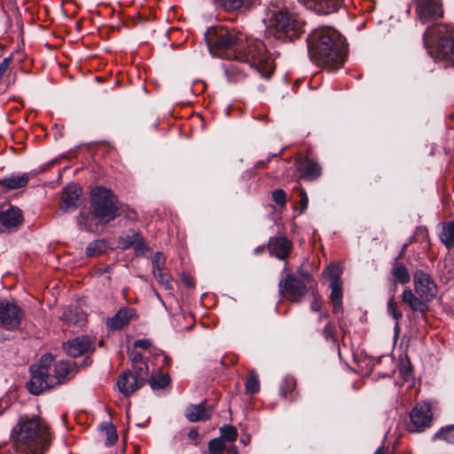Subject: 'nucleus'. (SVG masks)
Listing matches in <instances>:
<instances>
[{"mask_svg":"<svg viewBox=\"0 0 454 454\" xmlns=\"http://www.w3.org/2000/svg\"><path fill=\"white\" fill-rule=\"evenodd\" d=\"M272 13L268 33L283 41L294 40L303 33L304 21L297 15L271 4Z\"/></svg>","mask_w":454,"mask_h":454,"instance_id":"5","label":"nucleus"},{"mask_svg":"<svg viewBox=\"0 0 454 454\" xmlns=\"http://www.w3.org/2000/svg\"><path fill=\"white\" fill-rule=\"evenodd\" d=\"M296 388V380L291 375H286L283 378L279 385V395L291 401L294 399Z\"/></svg>","mask_w":454,"mask_h":454,"instance_id":"29","label":"nucleus"},{"mask_svg":"<svg viewBox=\"0 0 454 454\" xmlns=\"http://www.w3.org/2000/svg\"><path fill=\"white\" fill-rule=\"evenodd\" d=\"M411 369H410V366H405V365H403L401 368H400V373H402L403 375V378L406 379L407 377H409L411 375Z\"/></svg>","mask_w":454,"mask_h":454,"instance_id":"48","label":"nucleus"},{"mask_svg":"<svg viewBox=\"0 0 454 454\" xmlns=\"http://www.w3.org/2000/svg\"><path fill=\"white\" fill-rule=\"evenodd\" d=\"M345 39L331 27L316 29L309 37V51L318 65L338 67L344 61Z\"/></svg>","mask_w":454,"mask_h":454,"instance_id":"3","label":"nucleus"},{"mask_svg":"<svg viewBox=\"0 0 454 454\" xmlns=\"http://www.w3.org/2000/svg\"><path fill=\"white\" fill-rule=\"evenodd\" d=\"M385 453H386V449L383 446H381L377 449V450L375 451L374 454H385Z\"/></svg>","mask_w":454,"mask_h":454,"instance_id":"53","label":"nucleus"},{"mask_svg":"<svg viewBox=\"0 0 454 454\" xmlns=\"http://www.w3.org/2000/svg\"><path fill=\"white\" fill-rule=\"evenodd\" d=\"M445 27L442 26L427 28L424 33V43L428 47L434 37H439L436 48V58L443 61L445 66H454V38L450 35H442Z\"/></svg>","mask_w":454,"mask_h":454,"instance_id":"7","label":"nucleus"},{"mask_svg":"<svg viewBox=\"0 0 454 454\" xmlns=\"http://www.w3.org/2000/svg\"><path fill=\"white\" fill-rule=\"evenodd\" d=\"M387 312L395 320H399L403 317L402 312L397 309V303L394 300V295L387 301Z\"/></svg>","mask_w":454,"mask_h":454,"instance_id":"43","label":"nucleus"},{"mask_svg":"<svg viewBox=\"0 0 454 454\" xmlns=\"http://www.w3.org/2000/svg\"><path fill=\"white\" fill-rule=\"evenodd\" d=\"M291 247V242L285 237H275L269 242L270 253L280 260H284L288 255Z\"/></svg>","mask_w":454,"mask_h":454,"instance_id":"24","label":"nucleus"},{"mask_svg":"<svg viewBox=\"0 0 454 454\" xmlns=\"http://www.w3.org/2000/svg\"><path fill=\"white\" fill-rule=\"evenodd\" d=\"M71 314H72L71 310L65 311L64 314H63L64 319L67 320V321H71V317H70Z\"/></svg>","mask_w":454,"mask_h":454,"instance_id":"51","label":"nucleus"},{"mask_svg":"<svg viewBox=\"0 0 454 454\" xmlns=\"http://www.w3.org/2000/svg\"><path fill=\"white\" fill-rule=\"evenodd\" d=\"M229 454H239L238 448L236 446H231L228 450Z\"/></svg>","mask_w":454,"mask_h":454,"instance_id":"49","label":"nucleus"},{"mask_svg":"<svg viewBox=\"0 0 454 454\" xmlns=\"http://www.w3.org/2000/svg\"><path fill=\"white\" fill-rule=\"evenodd\" d=\"M334 333H335V328L334 326L331 324V323H328L325 328H324V335L326 339H332L334 337Z\"/></svg>","mask_w":454,"mask_h":454,"instance_id":"47","label":"nucleus"},{"mask_svg":"<svg viewBox=\"0 0 454 454\" xmlns=\"http://www.w3.org/2000/svg\"><path fill=\"white\" fill-rule=\"evenodd\" d=\"M152 262L154 278L166 289H170L172 278L168 271L165 269V256L160 252H157L154 254Z\"/></svg>","mask_w":454,"mask_h":454,"instance_id":"15","label":"nucleus"},{"mask_svg":"<svg viewBox=\"0 0 454 454\" xmlns=\"http://www.w3.org/2000/svg\"><path fill=\"white\" fill-rule=\"evenodd\" d=\"M226 11H236L244 4L250 5L255 4L257 0H216Z\"/></svg>","mask_w":454,"mask_h":454,"instance_id":"34","label":"nucleus"},{"mask_svg":"<svg viewBox=\"0 0 454 454\" xmlns=\"http://www.w3.org/2000/svg\"><path fill=\"white\" fill-rule=\"evenodd\" d=\"M30 176L27 173L12 174L0 179V186L6 192L26 187L29 182Z\"/></svg>","mask_w":454,"mask_h":454,"instance_id":"23","label":"nucleus"},{"mask_svg":"<svg viewBox=\"0 0 454 454\" xmlns=\"http://www.w3.org/2000/svg\"><path fill=\"white\" fill-rule=\"evenodd\" d=\"M93 215L100 222L109 223L116 217L117 207L110 190L103 187L95 189L91 193Z\"/></svg>","mask_w":454,"mask_h":454,"instance_id":"8","label":"nucleus"},{"mask_svg":"<svg viewBox=\"0 0 454 454\" xmlns=\"http://www.w3.org/2000/svg\"><path fill=\"white\" fill-rule=\"evenodd\" d=\"M414 290L425 301H432L437 294V286L429 274L419 270L413 276Z\"/></svg>","mask_w":454,"mask_h":454,"instance_id":"11","label":"nucleus"},{"mask_svg":"<svg viewBox=\"0 0 454 454\" xmlns=\"http://www.w3.org/2000/svg\"><path fill=\"white\" fill-rule=\"evenodd\" d=\"M210 53L222 59H231L236 54L245 51L247 36L234 29L223 27H210L205 33Z\"/></svg>","mask_w":454,"mask_h":454,"instance_id":"4","label":"nucleus"},{"mask_svg":"<svg viewBox=\"0 0 454 454\" xmlns=\"http://www.w3.org/2000/svg\"><path fill=\"white\" fill-rule=\"evenodd\" d=\"M104 429H105L106 435V444L110 446V445H113L114 443H115V442L118 439V435H117V432H116V429L114 427V425L106 424L104 427Z\"/></svg>","mask_w":454,"mask_h":454,"instance_id":"40","label":"nucleus"},{"mask_svg":"<svg viewBox=\"0 0 454 454\" xmlns=\"http://www.w3.org/2000/svg\"><path fill=\"white\" fill-rule=\"evenodd\" d=\"M82 190L75 184H68L65 187L61 195V208L68 210L78 207V200L81 196Z\"/></svg>","mask_w":454,"mask_h":454,"instance_id":"20","label":"nucleus"},{"mask_svg":"<svg viewBox=\"0 0 454 454\" xmlns=\"http://www.w3.org/2000/svg\"><path fill=\"white\" fill-rule=\"evenodd\" d=\"M221 436L228 442H234L238 437V432L232 426H224L221 428Z\"/></svg>","mask_w":454,"mask_h":454,"instance_id":"39","label":"nucleus"},{"mask_svg":"<svg viewBox=\"0 0 454 454\" xmlns=\"http://www.w3.org/2000/svg\"><path fill=\"white\" fill-rule=\"evenodd\" d=\"M341 270L339 266L331 264L324 270V275L330 280V284H334L335 281L342 283L340 279Z\"/></svg>","mask_w":454,"mask_h":454,"instance_id":"37","label":"nucleus"},{"mask_svg":"<svg viewBox=\"0 0 454 454\" xmlns=\"http://www.w3.org/2000/svg\"><path fill=\"white\" fill-rule=\"evenodd\" d=\"M312 295H313V300L310 302V309L312 311H318L322 306L321 297L316 293H313Z\"/></svg>","mask_w":454,"mask_h":454,"instance_id":"45","label":"nucleus"},{"mask_svg":"<svg viewBox=\"0 0 454 454\" xmlns=\"http://www.w3.org/2000/svg\"><path fill=\"white\" fill-rule=\"evenodd\" d=\"M341 285L342 283H338L336 281L334 284H330L331 300L333 301L335 310L340 309L342 304Z\"/></svg>","mask_w":454,"mask_h":454,"instance_id":"36","label":"nucleus"},{"mask_svg":"<svg viewBox=\"0 0 454 454\" xmlns=\"http://www.w3.org/2000/svg\"><path fill=\"white\" fill-rule=\"evenodd\" d=\"M231 59L234 61L224 66V71L227 79L234 82L241 81L247 71L253 68L265 78H269L275 68L263 43L258 40L250 41L247 50L236 54Z\"/></svg>","mask_w":454,"mask_h":454,"instance_id":"2","label":"nucleus"},{"mask_svg":"<svg viewBox=\"0 0 454 454\" xmlns=\"http://www.w3.org/2000/svg\"><path fill=\"white\" fill-rule=\"evenodd\" d=\"M23 223V215L17 207H10L5 211H0V233L16 229Z\"/></svg>","mask_w":454,"mask_h":454,"instance_id":"14","label":"nucleus"},{"mask_svg":"<svg viewBox=\"0 0 454 454\" xmlns=\"http://www.w3.org/2000/svg\"><path fill=\"white\" fill-rule=\"evenodd\" d=\"M23 309L14 302L0 301V326L12 331L20 327L24 318Z\"/></svg>","mask_w":454,"mask_h":454,"instance_id":"9","label":"nucleus"},{"mask_svg":"<svg viewBox=\"0 0 454 454\" xmlns=\"http://www.w3.org/2000/svg\"><path fill=\"white\" fill-rule=\"evenodd\" d=\"M107 248V244L104 239H97L90 242L87 247L85 254L88 257L98 256Z\"/></svg>","mask_w":454,"mask_h":454,"instance_id":"32","label":"nucleus"},{"mask_svg":"<svg viewBox=\"0 0 454 454\" xmlns=\"http://www.w3.org/2000/svg\"><path fill=\"white\" fill-rule=\"evenodd\" d=\"M0 454H13V452L10 449L0 447Z\"/></svg>","mask_w":454,"mask_h":454,"instance_id":"50","label":"nucleus"},{"mask_svg":"<svg viewBox=\"0 0 454 454\" xmlns=\"http://www.w3.org/2000/svg\"><path fill=\"white\" fill-rule=\"evenodd\" d=\"M137 348H142V340H136L133 344V348H129V356L133 368L140 372L142 370V355L136 350Z\"/></svg>","mask_w":454,"mask_h":454,"instance_id":"33","label":"nucleus"},{"mask_svg":"<svg viewBox=\"0 0 454 454\" xmlns=\"http://www.w3.org/2000/svg\"><path fill=\"white\" fill-rule=\"evenodd\" d=\"M170 378L168 374L160 373L153 375L148 383L153 390H159L168 385Z\"/></svg>","mask_w":454,"mask_h":454,"instance_id":"35","label":"nucleus"},{"mask_svg":"<svg viewBox=\"0 0 454 454\" xmlns=\"http://www.w3.org/2000/svg\"><path fill=\"white\" fill-rule=\"evenodd\" d=\"M402 301L407 304L413 311L425 312L428 309L424 299L416 296L410 288H405L402 294Z\"/></svg>","mask_w":454,"mask_h":454,"instance_id":"26","label":"nucleus"},{"mask_svg":"<svg viewBox=\"0 0 454 454\" xmlns=\"http://www.w3.org/2000/svg\"><path fill=\"white\" fill-rule=\"evenodd\" d=\"M308 9L322 15L336 12L343 0H299Z\"/></svg>","mask_w":454,"mask_h":454,"instance_id":"18","label":"nucleus"},{"mask_svg":"<svg viewBox=\"0 0 454 454\" xmlns=\"http://www.w3.org/2000/svg\"><path fill=\"white\" fill-rule=\"evenodd\" d=\"M52 362H54V356L47 353L42 356L37 364L30 366L31 379L27 383V388L31 394L37 395L54 387L51 377Z\"/></svg>","mask_w":454,"mask_h":454,"instance_id":"6","label":"nucleus"},{"mask_svg":"<svg viewBox=\"0 0 454 454\" xmlns=\"http://www.w3.org/2000/svg\"><path fill=\"white\" fill-rule=\"evenodd\" d=\"M225 445L221 438H215L208 443V449L211 454H221Z\"/></svg>","mask_w":454,"mask_h":454,"instance_id":"41","label":"nucleus"},{"mask_svg":"<svg viewBox=\"0 0 454 454\" xmlns=\"http://www.w3.org/2000/svg\"><path fill=\"white\" fill-rule=\"evenodd\" d=\"M91 340L87 336H79L63 343L66 353L72 357H78L90 350Z\"/></svg>","mask_w":454,"mask_h":454,"instance_id":"16","label":"nucleus"},{"mask_svg":"<svg viewBox=\"0 0 454 454\" xmlns=\"http://www.w3.org/2000/svg\"><path fill=\"white\" fill-rule=\"evenodd\" d=\"M12 442L17 454H43L51 445V433L41 418L21 417L12 429Z\"/></svg>","mask_w":454,"mask_h":454,"instance_id":"1","label":"nucleus"},{"mask_svg":"<svg viewBox=\"0 0 454 454\" xmlns=\"http://www.w3.org/2000/svg\"><path fill=\"white\" fill-rule=\"evenodd\" d=\"M298 190L300 191V196H301V200H300V203H301V213L304 212L305 209L307 208L308 207V203H309V199H308V196H307V192H305L304 189L302 188H298Z\"/></svg>","mask_w":454,"mask_h":454,"instance_id":"46","label":"nucleus"},{"mask_svg":"<svg viewBox=\"0 0 454 454\" xmlns=\"http://www.w3.org/2000/svg\"><path fill=\"white\" fill-rule=\"evenodd\" d=\"M390 273L394 278L395 282L404 285L409 283L411 280V276L407 268L401 262H395L392 266Z\"/></svg>","mask_w":454,"mask_h":454,"instance_id":"30","label":"nucleus"},{"mask_svg":"<svg viewBox=\"0 0 454 454\" xmlns=\"http://www.w3.org/2000/svg\"><path fill=\"white\" fill-rule=\"evenodd\" d=\"M273 200L281 207H284L286 203V194L284 190L277 189L272 192Z\"/></svg>","mask_w":454,"mask_h":454,"instance_id":"44","label":"nucleus"},{"mask_svg":"<svg viewBox=\"0 0 454 454\" xmlns=\"http://www.w3.org/2000/svg\"><path fill=\"white\" fill-rule=\"evenodd\" d=\"M119 390L125 395L134 393L137 387V377L130 371L124 372L117 380Z\"/></svg>","mask_w":454,"mask_h":454,"instance_id":"25","label":"nucleus"},{"mask_svg":"<svg viewBox=\"0 0 454 454\" xmlns=\"http://www.w3.org/2000/svg\"><path fill=\"white\" fill-rule=\"evenodd\" d=\"M213 412L211 405H207L204 403L200 404H191L186 408L185 417L191 422H197L200 420L208 419Z\"/></svg>","mask_w":454,"mask_h":454,"instance_id":"21","label":"nucleus"},{"mask_svg":"<svg viewBox=\"0 0 454 454\" xmlns=\"http://www.w3.org/2000/svg\"><path fill=\"white\" fill-rule=\"evenodd\" d=\"M144 357L145 356V352L147 351L149 356L147 357L148 361H151L153 366H161L164 364H168V357L162 353L161 350L156 348H151V342L148 340H144Z\"/></svg>","mask_w":454,"mask_h":454,"instance_id":"27","label":"nucleus"},{"mask_svg":"<svg viewBox=\"0 0 454 454\" xmlns=\"http://www.w3.org/2000/svg\"><path fill=\"white\" fill-rule=\"evenodd\" d=\"M138 236L139 235L137 232L132 231L131 234H127L125 237H122L121 240H122L123 247L127 248L130 246L137 244V248L138 249L140 247V243L139 242L137 243Z\"/></svg>","mask_w":454,"mask_h":454,"instance_id":"42","label":"nucleus"},{"mask_svg":"<svg viewBox=\"0 0 454 454\" xmlns=\"http://www.w3.org/2000/svg\"><path fill=\"white\" fill-rule=\"evenodd\" d=\"M245 387L247 393L250 395H254L259 391L260 383L258 376L255 372H252L250 373L248 379L246 380Z\"/></svg>","mask_w":454,"mask_h":454,"instance_id":"38","label":"nucleus"},{"mask_svg":"<svg viewBox=\"0 0 454 454\" xmlns=\"http://www.w3.org/2000/svg\"><path fill=\"white\" fill-rule=\"evenodd\" d=\"M73 371L71 364L67 361H58L51 364V377L55 385H61L70 380V373Z\"/></svg>","mask_w":454,"mask_h":454,"instance_id":"22","label":"nucleus"},{"mask_svg":"<svg viewBox=\"0 0 454 454\" xmlns=\"http://www.w3.org/2000/svg\"><path fill=\"white\" fill-rule=\"evenodd\" d=\"M278 286L280 294L292 301H299L307 293L306 285L290 274L280 280Z\"/></svg>","mask_w":454,"mask_h":454,"instance_id":"12","label":"nucleus"},{"mask_svg":"<svg viewBox=\"0 0 454 454\" xmlns=\"http://www.w3.org/2000/svg\"><path fill=\"white\" fill-rule=\"evenodd\" d=\"M295 166L300 178L307 181H312L321 175V167L318 163L307 157L299 159Z\"/></svg>","mask_w":454,"mask_h":454,"instance_id":"17","label":"nucleus"},{"mask_svg":"<svg viewBox=\"0 0 454 454\" xmlns=\"http://www.w3.org/2000/svg\"><path fill=\"white\" fill-rule=\"evenodd\" d=\"M197 436H198V432H197V431H195V430H191V431L189 432V437H190L191 439H195Z\"/></svg>","mask_w":454,"mask_h":454,"instance_id":"52","label":"nucleus"},{"mask_svg":"<svg viewBox=\"0 0 454 454\" xmlns=\"http://www.w3.org/2000/svg\"><path fill=\"white\" fill-rule=\"evenodd\" d=\"M325 317H327V314H321L319 316V320H322L323 318H325Z\"/></svg>","mask_w":454,"mask_h":454,"instance_id":"54","label":"nucleus"},{"mask_svg":"<svg viewBox=\"0 0 454 454\" xmlns=\"http://www.w3.org/2000/svg\"><path fill=\"white\" fill-rule=\"evenodd\" d=\"M432 411L427 403H418L411 411L410 419L411 422V431L421 432L430 426L432 421Z\"/></svg>","mask_w":454,"mask_h":454,"instance_id":"13","label":"nucleus"},{"mask_svg":"<svg viewBox=\"0 0 454 454\" xmlns=\"http://www.w3.org/2000/svg\"><path fill=\"white\" fill-rule=\"evenodd\" d=\"M416 18L423 24L443 14L441 0H413Z\"/></svg>","mask_w":454,"mask_h":454,"instance_id":"10","label":"nucleus"},{"mask_svg":"<svg viewBox=\"0 0 454 454\" xmlns=\"http://www.w3.org/2000/svg\"><path fill=\"white\" fill-rule=\"evenodd\" d=\"M439 239L450 250L454 247V221L450 220L441 223V231L438 233Z\"/></svg>","mask_w":454,"mask_h":454,"instance_id":"28","label":"nucleus"},{"mask_svg":"<svg viewBox=\"0 0 454 454\" xmlns=\"http://www.w3.org/2000/svg\"><path fill=\"white\" fill-rule=\"evenodd\" d=\"M432 439L433 441H443L454 445V425L442 427L433 435Z\"/></svg>","mask_w":454,"mask_h":454,"instance_id":"31","label":"nucleus"},{"mask_svg":"<svg viewBox=\"0 0 454 454\" xmlns=\"http://www.w3.org/2000/svg\"><path fill=\"white\" fill-rule=\"evenodd\" d=\"M135 316V310L131 308L120 309L112 317L106 320V326L110 331H117L126 326Z\"/></svg>","mask_w":454,"mask_h":454,"instance_id":"19","label":"nucleus"}]
</instances>
